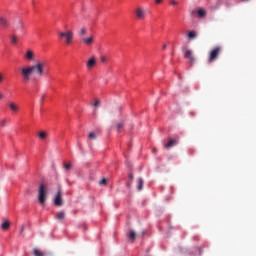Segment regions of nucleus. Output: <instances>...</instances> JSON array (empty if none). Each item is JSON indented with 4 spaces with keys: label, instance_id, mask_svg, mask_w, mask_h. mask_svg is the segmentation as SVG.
<instances>
[{
    "label": "nucleus",
    "instance_id": "f257e3e1",
    "mask_svg": "<svg viewBox=\"0 0 256 256\" xmlns=\"http://www.w3.org/2000/svg\"><path fill=\"white\" fill-rule=\"evenodd\" d=\"M33 73H35L37 77H43V75L47 73L45 71V62L38 61L34 65L22 67L20 70V74L24 83H29V81H31V75Z\"/></svg>",
    "mask_w": 256,
    "mask_h": 256
},
{
    "label": "nucleus",
    "instance_id": "f03ea898",
    "mask_svg": "<svg viewBox=\"0 0 256 256\" xmlns=\"http://www.w3.org/2000/svg\"><path fill=\"white\" fill-rule=\"evenodd\" d=\"M49 191L47 186L44 183H41L38 188V201L42 207H45V203L47 202V195Z\"/></svg>",
    "mask_w": 256,
    "mask_h": 256
},
{
    "label": "nucleus",
    "instance_id": "7ed1b4c3",
    "mask_svg": "<svg viewBox=\"0 0 256 256\" xmlns=\"http://www.w3.org/2000/svg\"><path fill=\"white\" fill-rule=\"evenodd\" d=\"M75 34L73 30H67L65 32H58V37L64 39L65 45H72Z\"/></svg>",
    "mask_w": 256,
    "mask_h": 256
},
{
    "label": "nucleus",
    "instance_id": "20e7f679",
    "mask_svg": "<svg viewBox=\"0 0 256 256\" xmlns=\"http://www.w3.org/2000/svg\"><path fill=\"white\" fill-rule=\"evenodd\" d=\"M223 51V48L221 46H216L209 52L208 56V63H215L219 59V55H221V52Z\"/></svg>",
    "mask_w": 256,
    "mask_h": 256
},
{
    "label": "nucleus",
    "instance_id": "39448f33",
    "mask_svg": "<svg viewBox=\"0 0 256 256\" xmlns=\"http://www.w3.org/2000/svg\"><path fill=\"white\" fill-rule=\"evenodd\" d=\"M54 205H56V207L63 206V191H61V188L58 189L57 194L54 198Z\"/></svg>",
    "mask_w": 256,
    "mask_h": 256
},
{
    "label": "nucleus",
    "instance_id": "423d86ee",
    "mask_svg": "<svg viewBox=\"0 0 256 256\" xmlns=\"http://www.w3.org/2000/svg\"><path fill=\"white\" fill-rule=\"evenodd\" d=\"M135 15H136V19H138L139 21L145 20V16H146L145 8L143 7L136 8Z\"/></svg>",
    "mask_w": 256,
    "mask_h": 256
},
{
    "label": "nucleus",
    "instance_id": "0eeeda50",
    "mask_svg": "<svg viewBox=\"0 0 256 256\" xmlns=\"http://www.w3.org/2000/svg\"><path fill=\"white\" fill-rule=\"evenodd\" d=\"M185 59H188L189 63H195V56L193 55V51L190 49H183Z\"/></svg>",
    "mask_w": 256,
    "mask_h": 256
},
{
    "label": "nucleus",
    "instance_id": "6e6552de",
    "mask_svg": "<svg viewBox=\"0 0 256 256\" xmlns=\"http://www.w3.org/2000/svg\"><path fill=\"white\" fill-rule=\"evenodd\" d=\"M8 107L12 113H19V106L15 102H9Z\"/></svg>",
    "mask_w": 256,
    "mask_h": 256
},
{
    "label": "nucleus",
    "instance_id": "1a4fd4ad",
    "mask_svg": "<svg viewBox=\"0 0 256 256\" xmlns=\"http://www.w3.org/2000/svg\"><path fill=\"white\" fill-rule=\"evenodd\" d=\"M96 65H97V60L95 59V56H92V57L88 60V62H87V64H86L87 69H92V67H95Z\"/></svg>",
    "mask_w": 256,
    "mask_h": 256
},
{
    "label": "nucleus",
    "instance_id": "9d476101",
    "mask_svg": "<svg viewBox=\"0 0 256 256\" xmlns=\"http://www.w3.org/2000/svg\"><path fill=\"white\" fill-rule=\"evenodd\" d=\"M82 43H84V45H93V43L95 42V38L93 36H90L88 38H81Z\"/></svg>",
    "mask_w": 256,
    "mask_h": 256
},
{
    "label": "nucleus",
    "instance_id": "9b49d317",
    "mask_svg": "<svg viewBox=\"0 0 256 256\" xmlns=\"http://www.w3.org/2000/svg\"><path fill=\"white\" fill-rule=\"evenodd\" d=\"M25 58L27 61H35V54L31 50H27Z\"/></svg>",
    "mask_w": 256,
    "mask_h": 256
},
{
    "label": "nucleus",
    "instance_id": "f8f14e48",
    "mask_svg": "<svg viewBox=\"0 0 256 256\" xmlns=\"http://www.w3.org/2000/svg\"><path fill=\"white\" fill-rule=\"evenodd\" d=\"M9 227H11V222H9L8 220H4L1 224V229L3 231H7Z\"/></svg>",
    "mask_w": 256,
    "mask_h": 256
},
{
    "label": "nucleus",
    "instance_id": "ddd939ff",
    "mask_svg": "<svg viewBox=\"0 0 256 256\" xmlns=\"http://www.w3.org/2000/svg\"><path fill=\"white\" fill-rule=\"evenodd\" d=\"M55 218L58 219V221H64L65 220V212L61 211L56 213Z\"/></svg>",
    "mask_w": 256,
    "mask_h": 256
},
{
    "label": "nucleus",
    "instance_id": "4468645a",
    "mask_svg": "<svg viewBox=\"0 0 256 256\" xmlns=\"http://www.w3.org/2000/svg\"><path fill=\"white\" fill-rule=\"evenodd\" d=\"M174 145H177L176 140H169L167 144L164 145L166 149H171V147H174Z\"/></svg>",
    "mask_w": 256,
    "mask_h": 256
},
{
    "label": "nucleus",
    "instance_id": "2eb2a0df",
    "mask_svg": "<svg viewBox=\"0 0 256 256\" xmlns=\"http://www.w3.org/2000/svg\"><path fill=\"white\" fill-rule=\"evenodd\" d=\"M197 13H198V17H200V19H203V17H205L207 15V12L203 8L198 9Z\"/></svg>",
    "mask_w": 256,
    "mask_h": 256
},
{
    "label": "nucleus",
    "instance_id": "dca6fc26",
    "mask_svg": "<svg viewBox=\"0 0 256 256\" xmlns=\"http://www.w3.org/2000/svg\"><path fill=\"white\" fill-rule=\"evenodd\" d=\"M0 25H1V27H4V28L9 27V21H7V19L1 17L0 18Z\"/></svg>",
    "mask_w": 256,
    "mask_h": 256
},
{
    "label": "nucleus",
    "instance_id": "f3484780",
    "mask_svg": "<svg viewBox=\"0 0 256 256\" xmlns=\"http://www.w3.org/2000/svg\"><path fill=\"white\" fill-rule=\"evenodd\" d=\"M34 256H45V253L43 251L39 250L38 248L33 249Z\"/></svg>",
    "mask_w": 256,
    "mask_h": 256
},
{
    "label": "nucleus",
    "instance_id": "a211bd4d",
    "mask_svg": "<svg viewBox=\"0 0 256 256\" xmlns=\"http://www.w3.org/2000/svg\"><path fill=\"white\" fill-rule=\"evenodd\" d=\"M188 39L193 40V39H197V33H195V31H190L187 34Z\"/></svg>",
    "mask_w": 256,
    "mask_h": 256
},
{
    "label": "nucleus",
    "instance_id": "6ab92c4d",
    "mask_svg": "<svg viewBox=\"0 0 256 256\" xmlns=\"http://www.w3.org/2000/svg\"><path fill=\"white\" fill-rule=\"evenodd\" d=\"M137 189L138 191H143V178H139Z\"/></svg>",
    "mask_w": 256,
    "mask_h": 256
},
{
    "label": "nucleus",
    "instance_id": "aec40b11",
    "mask_svg": "<svg viewBox=\"0 0 256 256\" xmlns=\"http://www.w3.org/2000/svg\"><path fill=\"white\" fill-rule=\"evenodd\" d=\"M10 39H11L12 45H17V43H18V41H19V38H17L16 35H12V36L10 37Z\"/></svg>",
    "mask_w": 256,
    "mask_h": 256
},
{
    "label": "nucleus",
    "instance_id": "412c9836",
    "mask_svg": "<svg viewBox=\"0 0 256 256\" xmlns=\"http://www.w3.org/2000/svg\"><path fill=\"white\" fill-rule=\"evenodd\" d=\"M128 237L132 241H135V238L137 237V234L135 233V231H130L129 234H128Z\"/></svg>",
    "mask_w": 256,
    "mask_h": 256
},
{
    "label": "nucleus",
    "instance_id": "4be33fe9",
    "mask_svg": "<svg viewBox=\"0 0 256 256\" xmlns=\"http://www.w3.org/2000/svg\"><path fill=\"white\" fill-rule=\"evenodd\" d=\"M124 127H125V123H124V122L118 123L117 126H116V129H117L118 133H119V131H121Z\"/></svg>",
    "mask_w": 256,
    "mask_h": 256
},
{
    "label": "nucleus",
    "instance_id": "5701e85b",
    "mask_svg": "<svg viewBox=\"0 0 256 256\" xmlns=\"http://www.w3.org/2000/svg\"><path fill=\"white\" fill-rule=\"evenodd\" d=\"M80 37H83V35H87V28L82 27L79 32Z\"/></svg>",
    "mask_w": 256,
    "mask_h": 256
},
{
    "label": "nucleus",
    "instance_id": "b1692460",
    "mask_svg": "<svg viewBox=\"0 0 256 256\" xmlns=\"http://www.w3.org/2000/svg\"><path fill=\"white\" fill-rule=\"evenodd\" d=\"M39 137H40L41 139H47V132H40V133H39Z\"/></svg>",
    "mask_w": 256,
    "mask_h": 256
},
{
    "label": "nucleus",
    "instance_id": "393cba45",
    "mask_svg": "<svg viewBox=\"0 0 256 256\" xmlns=\"http://www.w3.org/2000/svg\"><path fill=\"white\" fill-rule=\"evenodd\" d=\"M88 137L89 139H97V135L95 134V132H90Z\"/></svg>",
    "mask_w": 256,
    "mask_h": 256
},
{
    "label": "nucleus",
    "instance_id": "a878e982",
    "mask_svg": "<svg viewBox=\"0 0 256 256\" xmlns=\"http://www.w3.org/2000/svg\"><path fill=\"white\" fill-rule=\"evenodd\" d=\"M72 167H73V164L71 163L64 164V168L66 169V171H69Z\"/></svg>",
    "mask_w": 256,
    "mask_h": 256
},
{
    "label": "nucleus",
    "instance_id": "bb28decb",
    "mask_svg": "<svg viewBox=\"0 0 256 256\" xmlns=\"http://www.w3.org/2000/svg\"><path fill=\"white\" fill-rule=\"evenodd\" d=\"M100 61L101 63H106L107 62V57L105 55L100 56Z\"/></svg>",
    "mask_w": 256,
    "mask_h": 256
},
{
    "label": "nucleus",
    "instance_id": "cd10ccee",
    "mask_svg": "<svg viewBox=\"0 0 256 256\" xmlns=\"http://www.w3.org/2000/svg\"><path fill=\"white\" fill-rule=\"evenodd\" d=\"M99 105H101V101L99 99H96L93 106L94 107H99Z\"/></svg>",
    "mask_w": 256,
    "mask_h": 256
},
{
    "label": "nucleus",
    "instance_id": "c85d7f7f",
    "mask_svg": "<svg viewBox=\"0 0 256 256\" xmlns=\"http://www.w3.org/2000/svg\"><path fill=\"white\" fill-rule=\"evenodd\" d=\"M0 125L1 127H5V125H7V119L1 120Z\"/></svg>",
    "mask_w": 256,
    "mask_h": 256
},
{
    "label": "nucleus",
    "instance_id": "c756f323",
    "mask_svg": "<svg viewBox=\"0 0 256 256\" xmlns=\"http://www.w3.org/2000/svg\"><path fill=\"white\" fill-rule=\"evenodd\" d=\"M99 185H107V180H106L105 178H103V179L100 181Z\"/></svg>",
    "mask_w": 256,
    "mask_h": 256
},
{
    "label": "nucleus",
    "instance_id": "7c9ffc66",
    "mask_svg": "<svg viewBox=\"0 0 256 256\" xmlns=\"http://www.w3.org/2000/svg\"><path fill=\"white\" fill-rule=\"evenodd\" d=\"M170 5H179V2L175 1V0H171L170 1Z\"/></svg>",
    "mask_w": 256,
    "mask_h": 256
},
{
    "label": "nucleus",
    "instance_id": "2f4dec72",
    "mask_svg": "<svg viewBox=\"0 0 256 256\" xmlns=\"http://www.w3.org/2000/svg\"><path fill=\"white\" fill-rule=\"evenodd\" d=\"M18 25H19V29H23V22L22 21H19Z\"/></svg>",
    "mask_w": 256,
    "mask_h": 256
},
{
    "label": "nucleus",
    "instance_id": "473e14b6",
    "mask_svg": "<svg viewBox=\"0 0 256 256\" xmlns=\"http://www.w3.org/2000/svg\"><path fill=\"white\" fill-rule=\"evenodd\" d=\"M156 5L163 3V0H155Z\"/></svg>",
    "mask_w": 256,
    "mask_h": 256
},
{
    "label": "nucleus",
    "instance_id": "72a5a7b5",
    "mask_svg": "<svg viewBox=\"0 0 256 256\" xmlns=\"http://www.w3.org/2000/svg\"><path fill=\"white\" fill-rule=\"evenodd\" d=\"M3 74L0 73V83H3Z\"/></svg>",
    "mask_w": 256,
    "mask_h": 256
},
{
    "label": "nucleus",
    "instance_id": "f704fd0d",
    "mask_svg": "<svg viewBox=\"0 0 256 256\" xmlns=\"http://www.w3.org/2000/svg\"><path fill=\"white\" fill-rule=\"evenodd\" d=\"M129 179H131V181H133V179H134L133 173L129 174Z\"/></svg>",
    "mask_w": 256,
    "mask_h": 256
},
{
    "label": "nucleus",
    "instance_id": "c9c22d12",
    "mask_svg": "<svg viewBox=\"0 0 256 256\" xmlns=\"http://www.w3.org/2000/svg\"><path fill=\"white\" fill-rule=\"evenodd\" d=\"M23 231H25V226L21 227V233H23Z\"/></svg>",
    "mask_w": 256,
    "mask_h": 256
},
{
    "label": "nucleus",
    "instance_id": "e433bc0d",
    "mask_svg": "<svg viewBox=\"0 0 256 256\" xmlns=\"http://www.w3.org/2000/svg\"><path fill=\"white\" fill-rule=\"evenodd\" d=\"M162 49H167V45L164 44L163 47H162Z\"/></svg>",
    "mask_w": 256,
    "mask_h": 256
},
{
    "label": "nucleus",
    "instance_id": "4c0bfd02",
    "mask_svg": "<svg viewBox=\"0 0 256 256\" xmlns=\"http://www.w3.org/2000/svg\"><path fill=\"white\" fill-rule=\"evenodd\" d=\"M3 94L0 93V101L3 99Z\"/></svg>",
    "mask_w": 256,
    "mask_h": 256
}]
</instances>
